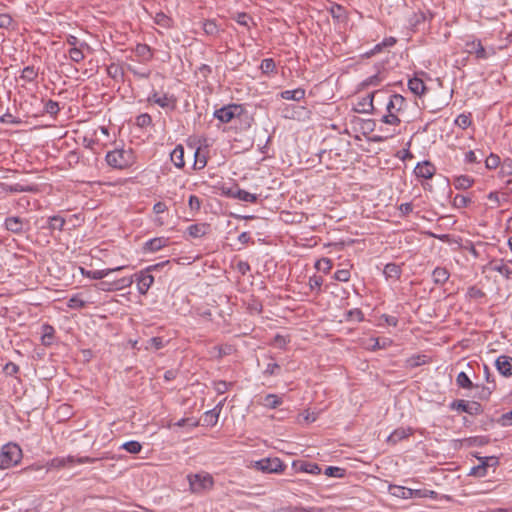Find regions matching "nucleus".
<instances>
[{"label":"nucleus","mask_w":512,"mask_h":512,"mask_svg":"<svg viewBox=\"0 0 512 512\" xmlns=\"http://www.w3.org/2000/svg\"><path fill=\"white\" fill-rule=\"evenodd\" d=\"M453 184L457 190H466L474 184V179L467 175H460L454 178Z\"/></svg>","instance_id":"c85d7f7f"},{"label":"nucleus","mask_w":512,"mask_h":512,"mask_svg":"<svg viewBox=\"0 0 512 512\" xmlns=\"http://www.w3.org/2000/svg\"><path fill=\"white\" fill-rule=\"evenodd\" d=\"M68 306L72 309H81L86 306V301H84L79 295H74L69 299Z\"/></svg>","instance_id":"bf43d9fd"},{"label":"nucleus","mask_w":512,"mask_h":512,"mask_svg":"<svg viewBox=\"0 0 512 512\" xmlns=\"http://www.w3.org/2000/svg\"><path fill=\"white\" fill-rule=\"evenodd\" d=\"M152 118L148 113L140 114L136 117V125L140 128L147 127L151 125Z\"/></svg>","instance_id":"052dcab7"},{"label":"nucleus","mask_w":512,"mask_h":512,"mask_svg":"<svg viewBox=\"0 0 512 512\" xmlns=\"http://www.w3.org/2000/svg\"><path fill=\"white\" fill-rule=\"evenodd\" d=\"M37 76L38 71L35 69L34 66H26L25 68H23L20 78L26 82H33L36 80Z\"/></svg>","instance_id":"f704fd0d"},{"label":"nucleus","mask_w":512,"mask_h":512,"mask_svg":"<svg viewBox=\"0 0 512 512\" xmlns=\"http://www.w3.org/2000/svg\"><path fill=\"white\" fill-rule=\"evenodd\" d=\"M114 289L115 290H121L127 287H130L133 283L132 277H123L117 280H114Z\"/></svg>","instance_id":"13d9d810"},{"label":"nucleus","mask_w":512,"mask_h":512,"mask_svg":"<svg viewBox=\"0 0 512 512\" xmlns=\"http://www.w3.org/2000/svg\"><path fill=\"white\" fill-rule=\"evenodd\" d=\"M106 71H107V74L113 79H116V78H118V76L123 75L122 68L118 64H115V63L110 64L107 67Z\"/></svg>","instance_id":"e2e57ef3"},{"label":"nucleus","mask_w":512,"mask_h":512,"mask_svg":"<svg viewBox=\"0 0 512 512\" xmlns=\"http://www.w3.org/2000/svg\"><path fill=\"white\" fill-rule=\"evenodd\" d=\"M60 111L59 103L49 99L44 102V112L55 117Z\"/></svg>","instance_id":"e433bc0d"},{"label":"nucleus","mask_w":512,"mask_h":512,"mask_svg":"<svg viewBox=\"0 0 512 512\" xmlns=\"http://www.w3.org/2000/svg\"><path fill=\"white\" fill-rule=\"evenodd\" d=\"M147 100L149 103L157 104L168 111H174L177 107V98L173 94L164 93L160 95L158 92L153 91Z\"/></svg>","instance_id":"9d476101"},{"label":"nucleus","mask_w":512,"mask_h":512,"mask_svg":"<svg viewBox=\"0 0 512 512\" xmlns=\"http://www.w3.org/2000/svg\"><path fill=\"white\" fill-rule=\"evenodd\" d=\"M282 404V399L275 394H268L264 398V405L268 408L274 409Z\"/></svg>","instance_id":"a18cd8bd"},{"label":"nucleus","mask_w":512,"mask_h":512,"mask_svg":"<svg viewBox=\"0 0 512 512\" xmlns=\"http://www.w3.org/2000/svg\"><path fill=\"white\" fill-rule=\"evenodd\" d=\"M65 225V219L59 215L51 216L48 219V228L50 230L62 231Z\"/></svg>","instance_id":"c9c22d12"},{"label":"nucleus","mask_w":512,"mask_h":512,"mask_svg":"<svg viewBox=\"0 0 512 512\" xmlns=\"http://www.w3.org/2000/svg\"><path fill=\"white\" fill-rule=\"evenodd\" d=\"M391 490H393L392 494L398 497L402 498H409L413 494V490L409 488H405L402 486H393L391 487Z\"/></svg>","instance_id":"3c124183"},{"label":"nucleus","mask_w":512,"mask_h":512,"mask_svg":"<svg viewBox=\"0 0 512 512\" xmlns=\"http://www.w3.org/2000/svg\"><path fill=\"white\" fill-rule=\"evenodd\" d=\"M135 53L143 60H150L152 57L151 49L147 44H137L135 48Z\"/></svg>","instance_id":"a19ab883"},{"label":"nucleus","mask_w":512,"mask_h":512,"mask_svg":"<svg viewBox=\"0 0 512 512\" xmlns=\"http://www.w3.org/2000/svg\"><path fill=\"white\" fill-rule=\"evenodd\" d=\"M492 385L487 386H480L478 389V392L476 394V397L480 400H488L492 394V392L496 389V382L491 381Z\"/></svg>","instance_id":"2f4dec72"},{"label":"nucleus","mask_w":512,"mask_h":512,"mask_svg":"<svg viewBox=\"0 0 512 512\" xmlns=\"http://www.w3.org/2000/svg\"><path fill=\"white\" fill-rule=\"evenodd\" d=\"M1 187L5 192H9V193H20V192L36 193L39 191L37 185H22L19 183L12 184V185L2 183Z\"/></svg>","instance_id":"a211bd4d"},{"label":"nucleus","mask_w":512,"mask_h":512,"mask_svg":"<svg viewBox=\"0 0 512 512\" xmlns=\"http://www.w3.org/2000/svg\"><path fill=\"white\" fill-rule=\"evenodd\" d=\"M456 384L463 389L479 388L478 384H474L465 372H460L456 377Z\"/></svg>","instance_id":"c756f323"},{"label":"nucleus","mask_w":512,"mask_h":512,"mask_svg":"<svg viewBox=\"0 0 512 512\" xmlns=\"http://www.w3.org/2000/svg\"><path fill=\"white\" fill-rule=\"evenodd\" d=\"M170 157L177 168H183L185 166L184 147L182 145H177L171 152Z\"/></svg>","instance_id":"393cba45"},{"label":"nucleus","mask_w":512,"mask_h":512,"mask_svg":"<svg viewBox=\"0 0 512 512\" xmlns=\"http://www.w3.org/2000/svg\"><path fill=\"white\" fill-rule=\"evenodd\" d=\"M497 423L502 427L512 426V409L506 413H503L498 419Z\"/></svg>","instance_id":"69168bd1"},{"label":"nucleus","mask_w":512,"mask_h":512,"mask_svg":"<svg viewBox=\"0 0 512 512\" xmlns=\"http://www.w3.org/2000/svg\"><path fill=\"white\" fill-rule=\"evenodd\" d=\"M188 482L194 493L210 490L214 486V479L212 475L207 472L188 475Z\"/></svg>","instance_id":"39448f33"},{"label":"nucleus","mask_w":512,"mask_h":512,"mask_svg":"<svg viewBox=\"0 0 512 512\" xmlns=\"http://www.w3.org/2000/svg\"><path fill=\"white\" fill-rule=\"evenodd\" d=\"M384 94V91L377 90L373 93L368 94L366 97L362 98L358 103L356 104L354 110L357 113H375V107L373 105L374 97H381V95Z\"/></svg>","instance_id":"9b49d317"},{"label":"nucleus","mask_w":512,"mask_h":512,"mask_svg":"<svg viewBox=\"0 0 512 512\" xmlns=\"http://www.w3.org/2000/svg\"><path fill=\"white\" fill-rule=\"evenodd\" d=\"M21 458L22 450L17 444L4 445L0 452V469H7L16 465Z\"/></svg>","instance_id":"7ed1b4c3"},{"label":"nucleus","mask_w":512,"mask_h":512,"mask_svg":"<svg viewBox=\"0 0 512 512\" xmlns=\"http://www.w3.org/2000/svg\"><path fill=\"white\" fill-rule=\"evenodd\" d=\"M500 164V157L494 153H491L485 160V166L490 170L496 169Z\"/></svg>","instance_id":"5fc2aeb1"},{"label":"nucleus","mask_w":512,"mask_h":512,"mask_svg":"<svg viewBox=\"0 0 512 512\" xmlns=\"http://www.w3.org/2000/svg\"><path fill=\"white\" fill-rule=\"evenodd\" d=\"M383 273L386 278L398 280L402 274L401 265L396 263H388L385 265Z\"/></svg>","instance_id":"a878e982"},{"label":"nucleus","mask_w":512,"mask_h":512,"mask_svg":"<svg viewBox=\"0 0 512 512\" xmlns=\"http://www.w3.org/2000/svg\"><path fill=\"white\" fill-rule=\"evenodd\" d=\"M244 114H246V110L242 104L232 103L216 109L213 116L221 123L226 124L231 122L234 118H241Z\"/></svg>","instance_id":"20e7f679"},{"label":"nucleus","mask_w":512,"mask_h":512,"mask_svg":"<svg viewBox=\"0 0 512 512\" xmlns=\"http://www.w3.org/2000/svg\"><path fill=\"white\" fill-rule=\"evenodd\" d=\"M471 124V113H462L458 115L457 118L455 119V125H457L459 128L463 130L467 129Z\"/></svg>","instance_id":"4c0bfd02"},{"label":"nucleus","mask_w":512,"mask_h":512,"mask_svg":"<svg viewBox=\"0 0 512 512\" xmlns=\"http://www.w3.org/2000/svg\"><path fill=\"white\" fill-rule=\"evenodd\" d=\"M414 430L411 427H400L395 429L388 437L387 443L391 445H396L398 442L407 439L413 434Z\"/></svg>","instance_id":"dca6fc26"},{"label":"nucleus","mask_w":512,"mask_h":512,"mask_svg":"<svg viewBox=\"0 0 512 512\" xmlns=\"http://www.w3.org/2000/svg\"><path fill=\"white\" fill-rule=\"evenodd\" d=\"M124 268H125V266H118V267L110 268V269L93 270V271H87V272H84V269H82V273L89 278L101 280V279L105 278L106 276H108L110 273L115 272V271H120Z\"/></svg>","instance_id":"5701e85b"},{"label":"nucleus","mask_w":512,"mask_h":512,"mask_svg":"<svg viewBox=\"0 0 512 512\" xmlns=\"http://www.w3.org/2000/svg\"><path fill=\"white\" fill-rule=\"evenodd\" d=\"M408 366L415 368L427 363V357L425 355H415L407 360Z\"/></svg>","instance_id":"603ef678"},{"label":"nucleus","mask_w":512,"mask_h":512,"mask_svg":"<svg viewBox=\"0 0 512 512\" xmlns=\"http://www.w3.org/2000/svg\"><path fill=\"white\" fill-rule=\"evenodd\" d=\"M328 477L342 478L345 474V470L336 466H328L324 472Z\"/></svg>","instance_id":"6e6d98bb"},{"label":"nucleus","mask_w":512,"mask_h":512,"mask_svg":"<svg viewBox=\"0 0 512 512\" xmlns=\"http://www.w3.org/2000/svg\"><path fill=\"white\" fill-rule=\"evenodd\" d=\"M470 203L471 198L462 194H457L452 201V204L455 208H464L467 207Z\"/></svg>","instance_id":"de8ad7c7"},{"label":"nucleus","mask_w":512,"mask_h":512,"mask_svg":"<svg viewBox=\"0 0 512 512\" xmlns=\"http://www.w3.org/2000/svg\"><path fill=\"white\" fill-rule=\"evenodd\" d=\"M450 410L464 412L471 416L479 415L483 412V407L479 402L466 401L463 399H456L449 404Z\"/></svg>","instance_id":"0eeeda50"},{"label":"nucleus","mask_w":512,"mask_h":512,"mask_svg":"<svg viewBox=\"0 0 512 512\" xmlns=\"http://www.w3.org/2000/svg\"><path fill=\"white\" fill-rule=\"evenodd\" d=\"M279 96L285 100L300 101L305 97V90L303 88H296L294 90H285L280 92Z\"/></svg>","instance_id":"bb28decb"},{"label":"nucleus","mask_w":512,"mask_h":512,"mask_svg":"<svg viewBox=\"0 0 512 512\" xmlns=\"http://www.w3.org/2000/svg\"><path fill=\"white\" fill-rule=\"evenodd\" d=\"M135 280L137 282L138 292L141 295H145L152 286L154 277L144 269L135 274Z\"/></svg>","instance_id":"f8f14e48"},{"label":"nucleus","mask_w":512,"mask_h":512,"mask_svg":"<svg viewBox=\"0 0 512 512\" xmlns=\"http://www.w3.org/2000/svg\"><path fill=\"white\" fill-rule=\"evenodd\" d=\"M500 174L502 176H511L512 175V159L506 158L501 163Z\"/></svg>","instance_id":"338daca9"},{"label":"nucleus","mask_w":512,"mask_h":512,"mask_svg":"<svg viewBox=\"0 0 512 512\" xmlns=\"http://www.w3.org/2000/svg\"><path fill=\"white\" fill-rule=\"evenodd\" d=\"M464 443L468 447L484 446L490 443V438L488 436H473L464 439Z\"/></svg>","instance_id":"473e14b6"},{"label":"nucleus","mask_w":512,"mask_h":512,"mask_svg":"<svg viewBox=\"0 0 512 512\" xmlns=\"http://www.w3.org/2000/svg\"><path fill=\"white\" fill-rule=\"evenodd\" d=\"M408 88L413 94L417 96H422L427 90L424 81L417 76L408 80Z\"/></svg>","instance_id":"4be33fe9"},{"label":"nucleus","mask_w":512,"mask_h":512,"mask_svg":"<svg viewBox=\"0 0 512 512\" xmlns=\"http://www.w3.org/2000/svg\"><path fill=\"white\" fill-rule=\"evenodd\" d=\"M219 418V413L217 412V409H212L207 411L204 414L203 421L206 426H214L217 424Z\"/></svg>","instance_id":"37998d69"},{"label":"nucleus","mask_w":512,"mask_h":512,"mask_svg":"<svg viewBox=\"0 0 512 512\" xmlns=\"http://www.w3.org/2000/svg\"><path fill=\"white\" fill-rule=\"evenodd\" d=\"M425 22V15L422 13V10L415 12L409 20V23L417 28L420 24Z\"/></svg>","instance_id":"774afa93"},{"label":"nucleus","mask_w":512,"mask_h":512,"mask_svg":"<svg viewBox=\"0 0 512 512\" xmlns=\"http://www.w3.org/2000/svg\"><path fill=\"white\" fill-rule=\"evenodd\" d=\"M292 468L295 472H305L313 475L321 473V467L317 463L308 462L304 460H294Z\"/></svg>","instance_id":"ddd939ff"},{"label":"nucleus","mask_w":512,"mask_h":512,"mask_svg":"<svg viewBox=\"0 0 512 512\" xmlns=\"http://www.w3.org/2000/svg\"><path fill=\"white\" fill-rule=\"evenodd\" d=\"M433 281L435 284H444L448 281L450 274L444 267H436L432 272Z\"/></svg>","instance_id":"cd10ccee"},{"label":"nucleus","mask_w":512,"mask_h":512,"mask_svg":"<svg viewBox=\"0 0 512 512\" xmlns=\"http://www.w3.org/2000/svg\"><path fill=\"white\" fill-rule=\"evenodd\" d=\"M492 270L499 272L507 280H510L512 278V270L505 263H503V260H500L499 262L496 263H492Z\"/></svg>","instance_id":"72a5a7b5"},{"label":"nucleus","mask_w":512,"mask_h":512,"mask_svg":"<svg viewBox=\"0 0 512 512\" xmlns=\"http://www.w3.org/2000/svg\"><path fill=\"white\" fill-rule=\"evenodd\" d=\"M121 448L130 454H138L142 450V445L138 441L131 440L122 444Z\"/></svg>","instance_id":"58836bf2"},{"label":"nucleus","mask_w":512,"mask_h":512,"mask_svg":"<svg viewBox=\"0 0 512 512\" xmlns=\"http://www.w3.org/2000/svg\"><path fill=\"white\" fill-rule=\"evenodd\" d=\"M465 51L471 55H475L479 60L488 59L496 53L493 47L486 49L478 39L467 40L465 42Z\"/></svg>","instance_id":"423d86ee"},{"label":"nucleus","mask_w":512,"mask_h":512,"mask_svg":"<svg viewBox=\"0 0 512 512\" xmlns=\"http://www.w3.org/2000/svg\"><path fill=\"white\" fill-rule=\"evenodd\" d=\"M475 456L480 461V463L482 465H484V470L486 472H487L488 467H497L499 465V459L496 456H485V457H480L477 455H475Z\"/></svg>","instance_id":"79ce46f5"},{"label":"nucleus","mask_w":512,"mask_h":512,"mask_svg":"<svg viewBox=\"0 0 512 512\" xmlns=\"http://www.w3.org/2000/svg\"><path fill=\"white\" fill-rule=\"evenodd\" d=\"M81 160V155L78 151L72 150L66 156V161L69 167H75Z\"/></svg>","instance_id":"4d7b16f0"},{"label":"nucleus","mask_w":512,"mask_h":512,"mask_svg":"<svg viewBox=\"0 0 512 512\" xmlns=\"http://www.w3.org/2000/svg\"><path fill=\"white\" fill-rule=\"evenodd\" d=\"M436 172L435 166L430 161L418 163L414 169V173L418 178L431 179Z\"/></svg>","instance_id":"2eb2a0df"},{"label":"nucleus","mask_w":512,"mask_h":512,"mask_svg":"<svg viewBox=\"0 0 512 512\" xmlns=\"http://www.w3.org/2000/svg\"><path fill=\"white\" fill-rule=\"evenodd\" d=\"M154 22L163 28H169L171 27L172 19L168 17L165 13L158 12L154 17Z\"/></svg>","instance_id":"c03bdc74"},{"label":"nucleus","mask_w":512,"mask_h":512,"mask_svg":"<svg viewBox=\"0 0 512 512\" xmlns=\"http://www.w3.org/2000/svg\"><path fill=\"white\" fill-rule=\"evenodd\" d=\"M4 227L12 233L21 234L23 232V219L17 216L7 217Z\"/></svg>","instance_id":"aec40b11"},{"label":"nucleus","mask_w":512,"mask_h":512,"mask_svg":"<svg viewBox=\"0 0 512 512\" xmlns=\"http://www.w3.org/2000/svg\"><path fill=\"white\" fill-rule=\"evenodd\" d=\"M332 261L328 258H322L318 260L315 264L316 269L322 271L325 274H328L332 269Z\"/></svg>","instance_id":"8fccbe9b"},{"label":"nucleus","mask_w":512,"mask_h":512,"mask_svg":"<svg viewBox=\"0 0 512 512\" xmlns=\"http://www.w3.org/2000/svg\"><path fill=\"white\" fill-rule=\"evenodd\" d=\"M497 371L504 377L512 376V357L508 355H500L495 361Z\"/></svg>","instance_id":"4468645a"},{"label":"nucleus","mask_w":512,"mask_h":512,"mask_svg":"<svg viewBox=\"0 0 512 512\" xmlns=\"http://www.w3.org/2000/svg\"><path fill=\"white\" fill-rule=\"evenodd\" d=\"M105 159L110 167L120 170L132 166L135 162V156L132 149H115L113 151H109L106 154Z\"/></svg>","instance_id":"f03ea898"},{"label":"nucleus","mask_w":512,"mask_h":512,"mask_svg":"<svg viewBox=\"0 0 512 512\" xmlns=\"http://www.w3.org/2000/svg\"><path fill=\"white\" fill-rule=\"evenodd\" d=\"M382 96H386L385 102L386 113L382 116L381 122L390 126H399L401 124L400 115L407 108V100L401 94L388 93L384 91Z\"/></svg>","instance_id":"f257e3e1"},{"label":"nucleus","mask_w":512,"mask_h":512,"mask_svg":"<svg viewBox=\"0 0 512 512\" xmlns=\"http://www.w3.org/2000/svg\"><path fill=\"white\" fill-rule=\"evenodd\" d=\"M281 367L279 364L272 362L268 363L265 370L263 371V374L265 376H275L280 373Z\"/></svg>","instance_id":"0e129e2a"},{"label":"nucleus","mask_w":512,"mask_h":512,"mask_svg":"<svg viewBox=\"0 0 512 512\" xmlns=\"http://www.w3.org/2000/svg\"><path fill=\"white\" fill-rule=\"evenodd\" d=\"M42 331H43L42 338H41L42 344L44 346H50L54 340V334H55L54 328L49 324H44L42 326Z\"/></svg>","instance_id":"7c9ffc66"},{"label":"nucleus","mask_w":512,"mask_h":512,"mask_svg":"<svg viewBox=\"0 0 512 512\" xmlns=\"http://www.w3.org/2000/svg\"><path fill=\"white\" fill-rule=\"evenodd\" d=\"M323 284V278L321 276L314 275L309 278V286L311 291H316L317 294L321 291V286Z\"/></svg>","instance_id":"864d4df0"},{"label":"nucleus","mask_w":512,"mask_h":512,"mask_svg":"<svg viewBox=\"0 0 512 512\" xmlns=\"http://www.w3.org/2000/svg\"><path fill=\"white\" fill-rule=\"evenodd\" d=\"M345 320L362 322L364 320V314L359 308H354L345 313Z\"/></svg>","instance_id":"ea45409f"},{"label":"nucleus","mask_w":512,"mask_h":512,"mask_svg":"<svg viewBox=\"0 0 512 512\" xmlns=\"http://www.w3.org/2000/svg\"><path fill=\"white\" fill-rule=\"evenodd\" d=\"M232 386V383H228L224 380H218L213 383V388L217 394H224Z\"/></svg>","instance_id":"680f3d73"},{"label":"nucleus","mask_w":512,"mask_h":512,"mask_svg":"<svg viewBox=\"0 0 512 512\" xmlns=\"http://www.w3.org/2000/svg\"><path fill=\"white\" fill-rule=\"evenodd\" d=\"M257 470L263 473H282L285 469V464L277 457L274 458H263L255 463Z\"/></svg>","instance_id":"1a4fd4ad"},{"label":"nucleus","mask_w":512,"mask_h":512,"mask_svg":"<svg viewBox=\"0 0 512 512\" xmlns=\"http://www.w3.org/2000/svg\"><path fill=\"white\" fill-rule=\"evenodd\" d=\"M203 30L205 34L215 36L219 32V28L214 20H206L203 23Z\"/></svg>","instance_id":"49530a36"},{"label":"nucleus","mask_w":512,"mask_h":512,"mask_svg":"<svg viewBox=\"0 0 512 512\" xmlns=\"http://www.w3.org/2000/svg\"><path fill=\"white\" fill-rule=\"evenodd\" d=\"M77 464L76 457L67 456V457H54L47 462L48 469H60L68 466H73Z\"/></svg>","instance_id":"f3484780"},{"label":"nucleus","mask_w":512,"mask_h":512,"mask_svg":"<svg viewBox=\"0 0 512 512\" xmlns=\"http://www.w3.org/2000/svg\"><path fill=\"white\" fill-rule=\"evenodd\" d=\"M222 195L233 198V199H239L244 202H250V203H256L258 201L259 196L257 194L249 193L241 188L237 184L231 186V187H222L221 189Z\"/></svg>","instance_id":"6e6552de"},{"label":"nucleus","mask_w":512,"mask_h":512,"mask_svg":"<svg viewBox=\"0 0 512 512\" xmlns=\"http://www.w3.org/2000/svg\"><path fill=\"white\" fill-rule=\"evenodd\" d=\"M169 242L168 238L165 237H156L148 240L144 244V250L148 252H156L161 248L165 247Z\"/></svg>","instance_id":"412c9836"},{"label":"nucleus","mask_w":512,"mask_h":512,"mask_svg":"<svg viewBox=\"0 0 512 512\" xmlns=\"http://www.w3.org/2000/svg\"><path fill=\"white\" fill-rule=\"evenodd\" d=\"M210 225L208 223H196L187 227L186 232L192 238H201L208 234Z\"/></svg>","instance_id":"6ab92c4d"},{"label":"nucleus","mask_w":512,"mask_h":512,"mask_svg":"<svg viewBox=\"0 0 512 512\" xmlns=\"http://www.w3.org/2000/svg\"><path fill=\"white\" fill-rule=\"evenodd\" d=\"M260 69L264 74L272 73L276 70L275 61L272 58L263 59L260 64Z\"/></svg>","instance_id":"09e8293b"},{"label":"nucleus","mask_w":512,"mask_h":512,"mask_svg":"<svg viewBox=\"0 0 512 512\" xmlns=\"http://www.w3.org/2000/svg\"><path fill=\"white\" fill-rule=\"evenodd\" d=\"M84 48H86V49L89 48V45L86 42H82L79 47H71L68 50L69 59L75 63H79V62L83 61L85 58V55L83 52Z\"/></svg>","instance_id":"b1692460"}]
</instances>
